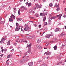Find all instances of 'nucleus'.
Returning <instances> with one entry per match:
<instances>
[{
	"mask_svg": "<svg viewBox=\"0 0 66 66\" xmlns=\"http://www.w3.org/2000/svg\"><path fill=\"white\" fill-rule=\"evenodd\" d=\"M30 28H29L28 27V26L26 25L24 26V30L25 31H27L28 32H30L31 31V29Z\"/></svg>",
	"mask_w": 66,
	"mask_h": 66,
	"instance_id": "obj_1",
	"label": "nucleus"
},
{
	"mask_svg": "<svg viewBox=\"0 0 66 66\" xmlns=\"http://www.w3.org/2000/svg\"><path fill=\"white\" fill-rule=\"evenodd\" d=\"M31 43H28L27 46H26V47H28V53H30L31 52Z\"/></svg>",
	"mask_w": 66,
	"mask_h": 66,
	"instance_id": "obj_2",
	"label": "nucleus"
},
{
	"mask_svg": "<svg viewBox=\"0 0 66 66\" xmlns=\"http://www.w3.org/2000/svg\"><path fill=\"white\" fill-rule=\"evenodd\" d=\"M6 40V39L4 38H2L1 39V41H0V44H3L4 43V40Z\"/></svg>",
	"mask_w": 66,
	"mask_h": 66,
	"instance_id": "obj_3",
	"label": "nucleus"
},
{
	"mask_svg": "<svg viewBox=\"0 0 66 66\" xmlns=\"http://www.w3.org/2000/svg\"><path fill=\"white\" fill-rule=\"evenodd\" d=\"M22 42H23L24 43H27V42H28V41L25 40L24 39H23V40L22 39H21L19 41L20 43H22Z\"/></svg>",
	"mask_w": 66,
	"mask_h": 66,
	"instance_id": "obj_4",
	"label": "nucleus"
},
{
	"mask_svg": "<svg viewBox=\"0 0 66 66\" xmlns=\"http://www.w3.org/2000/svg\"><path fill=\"white\" fill-rule=\"evenodd\" d=\"M65 35V34L64 33V32H62L61 34L59 36V37H62L63 36H64Z\"/></svg>",
	"mask_w": 66,
	"mask_h": 66,
	"instance_id": "obj_5",
	"label": "nucleus"
},
{
	"mask_svg": "<svg viewBox=\"0 0 66 66\" xmlns=\"http://www.w3.org/2000/svg\"><path fill=\"white\" fill-rule=\"evenodd\" d=\"M29 57L27 56L26 57L25 59L24 58L23 59H24V60L25 62L28 61H29V59H29Z\"/></svg>",
	"mask_w": 66,
	"mask_h": 66,
	"instance_id": "obj_6",
	"label": "nucleus"
},
{
	"mask_svg": "<svg viewBox=\"0 0 66 66\" xmlns=\"http://www.w3.org/2000/svg\"><path fill=\"white\" fill-rule=\"evenodd\" d=\"M25 62V61H24V59H22L20 61V63L21 64H22L23 63V62Z\"/></svg>",
	"mask_w": 66,
	"mask_h": 66,
	"instance_id": "obj_7",
	"label": "nucleus"
},
{
	"mask_svg": "<svg viewBox=\"0 0 66 66\" xmlns=\"http://www.w3.org/2000/svg\"><path fill=\"white\" fill-rule=\"evenodd\" d=\"M57 17H59V19H61V17H62V14H60L57 15H56Z\"/></svg>",
	"mask_w": 66,
	"mask_h": 66,
	"instance_id": "obj_8",
	"label": "nucleus"
},
{
	"mask_svg": "<svg viewBox=\"0 0 66 66\" xmlns=\"http://www.w3.org/2000/svg\"><path fill=\"white\" fill-rule=\"evenodd\" d=\"M24 7L23 6H21V12H23L24 11Z\"/></svg>",
	"mask_w": 66,
	"mask_h": 66,
	"instance_id": "obj_9",
	"label": "nucleus"
},
{
	"mask_svg": "<svg viewBox=\"0 0 66 66\" xmlns=\"http://www.w3.org/2000/svg\"><path fill=\"white\" fill-rule=\"evenodd\" d=\"M28 64L29 66H32L33 65V63L32 62H30L29 63H28Z\"/></svg>",
	"mask_w": 66,
	"mask_h": 66,
	"instance_id": "obj_10",
	"label": "nucleus"
},
{
	"mask_svg": "<svg viewBox=\"0 0 66 66\" xmlns=\"http://www.w3.org/2000/svg\"><path fill=\"white\" fill-rule=\"evenodd\" d=\"M37 43L38 44H40L41 43V40L40 39H38L37 40Z\"/></svg>",
	"mask_w": 66,
	"mask_h": 66,
	"instance_id": "obj_11",
	"label": "nucleus"
},
{
	"mask_svg": "<svg viewBox=\"0 0 66 66\" xmlns=\"http://www.w3.org/2000/svg\"><path fill=\"white\" fill-rule=\"evenodd\" d=\"M47 14H48L47 12H44L43 13V16H46V15H47Z\"/></svg>",
	"mask_w": 66,
	"mask_h": 66,
	"instance_id": "obj_12",
	"label": "nucleus"
},
{
	"mask_svg": "<svg viewBox=\"0 0 66 66\" xmlns=\"http://www.w3.org/2000/svg\"><path fill=\"white\" fill-rule=\"evenodd\" d=\"M19 29H20V28L18 27H16L15 29V31H18L19 30Z\"/></svg>",
	"mask_w": 66,
	"mask_h": 66,
	"instance_id": "obj_13",
	"label": "nucleus"
},
{
	"mask_svg": "<svg viewBox=\"0 0 66 66\" xmlns=\"http://www.w3.org/2000/svg\"><path fill=\"white\" fill-rule=\"evenodd\" d=\"M13 21V19L12 18H10V19H9V21L10 22H12V21Z\"/></svg>",
	"mask_w": 66,
	"mask_h": 66,
	"instance_id": "obj_14",
	"label": "nucleus"
},
{
	"mask_svg": "<svg viewBox=\"0 0 66 66\" xmlns=\"http://www.w3.org/2000/svg\"><path fill=\"white\" fill-rule=\"evenodd\" d=\"M36 8H40V7H39V5H38L37 4H36Z\"/></svg>",
	"mask_w": 66,
	"mask_h": 66,
	"instance_id": "obj_15",
	"label": "nucleus"
},
{
	"mask_svg": "<svg viewBox=\"0 0 66 66\" xmlns=\"http://www.w3.org/2000/svg\"><path fill=\"white\" fill-rule=\"evenodd\" d=\"M50 36V35H46V38H49Z\"/></svg>",
	"mask_w": 66,
	"mask_h": 66,
	"instance_id": "obj_16",
	"label": "nucleus"
},
{
	"mask_svg": "<svg viewBox=\"0 0 66 66\" xmlns=\"http://www.w3.org/2000/svg\"><path fill=\"white\" fill-rule=\"evenodd\" d=\"M54 50H56L57 49V46H56L55 45V46H54Z\"/></svg>",
	"mask_w": 66,
	"mask_h": 66,
	"instance_id": "obj_17",
	"label": "nucleus"
},
{
	"mask_svg": "<svg viewBox=\"0 0 66 66\" xmlns=\"http://www.w3.org/2000/svg\"><path fill=\"white\" fill-rule=\"evenodd\" d=\"M11 18H15V16L13 15V14H12L11 16H10Z\"/></svg>",
	"mask_w": 66,
	"mask_h": 66,
	"instance_id": "obj_18",
	"label": "nucleus"
},
{
	"mask_svg": "<svg viewBox=\"0 0 66 66\" xmlns=\"http://www.w3.org/2000/svg\"><path fill=\"white\" fill-rule=\"evenodd\" d=\"M59 4H58L57 5V4L56 3L55 4V6L56 7H59Z\"/></svg>",
	"mask_w": 66,
	"mask_h": 66,
	"instance_id": "obj_19",
	"label": "nucleus"
},
{
	"mask_svg": "<svg viewBox=\"0 0 66 66\" xmlns=\"http://www.w3.org/2000/svg\"><path fill=\"white\" fill-rule=\"evenodd\" d=\"M15 38L16 39H17V40H18L19 39V36H16L15 37Z\"/></svg>",
	"mask_w": 66,
	"mask_h": 66,
	"instance_id": "obj_20",
	"label": "nucleus"
},
{
	"mask_svg": "<svg viewBox=\"0 0 66 66\" xmlns=\"http://www.w3.org/2000/svg\"><path fill=\"white\" fill-rule=\"evenodd\" d=\"M60 10V8L59 7H57V8L56 9V10L57 11H58L59 10Z\"/></svg>",
	"mask_w": 66,
	"mask_h": 66,
	"instance_id": "obj_21",
	"label": "nucleus"
},
{
	"mask_svg": "<svg viewBox=\"0 0 66 66\" xmlns=\"http://www.w3.org/2000/svg\"><path fill=\"white\" fill-rule=\"evenodd\" d=\"M49 6L50 7H52V6H53V5H52V3H50L49 4Z\"/></svg>",
	"mask_w": 66,
	"mask_h": 66,
	"instance_id": "obj_22",
	"label": "nucleus"
},
{
	"mask_svg": "<svg viewBox=\"0 0 66 66\" xmlns=\"http://www.w3.org/2000/svg\"><path fill=\"white\" fill-rule=\"evenodd\" d=\"M32 5L31 4V3H28V6L29 7V6H31V5Z\"/></svg>",
	"mask_w": 66,
	"mask_h": 66,
	"instance_id": "obj_23",
	"label": "nucleus"
},
{
	"mask_svg": "<svg viewBox=\"0 0 66 66\" xmlns=\"http://www.w3.org/2000/svg\"><path fill=\"white\" fill-rule=\"evenodd\" d=\"M51 52H49L47 53V55H51Z\"/></svg>",
	"mask_w": 66,
	"mask_h": 66,
	"instance_id": "obj_24",
	"label": "nucleus"
},
{
	"mask_svg": "<svg viewBox=\"0 0 66 66\" xmlns=\"http://www.w3.org/2000/svg\"><path fill=\"white\" fill-rule=\"evenodd\" d=\"M11 42L10 40H9V42H7V45H10V43Z\"/></svg>",
	"mask_w": 66,
	"mask_h": 66,
	"instance_id": "obj_25",
	"label": "nucleus"
},
{
	"mask_svg": "<svg viewBox=\"0 0 66 66\" xmlns=\"http://www.w3.org/2000/svg\"><path fill=\"white\" fill-rule=\"evenodd\" d=\"M1 24H4V21H2L1 22Z\"/></svg>",
	"mask_w": 66,
	"mask_h": 66,
	"instance_id": "obj_26",
	"label": "nucleus"
},
{
	"mask_svg": "<svg viewBox=\"0 0 66 66\" xmlns=\"http://www.w3.org/2000/svg\"><path fill=\"white\" fill-rule=\"evenodd\" d=\"M55 32H57L59 31V29L57 28L55 29Z\"/></svg>",
	"mask_w": 66,
	"mask_h": 66,
	"instance_id": "obj_27",
	"label": "nucleus"
},
{
	"mask_svg": "<svg viewBox=\"0 0 66 66\" xmlns=\"http://www.w3.org/2000/svg\"><path fill=\"white\" fill-rule=\"evenodd\" d=\"M21 20V19H19V18H18L17 19V21H20Z\"/></svg>",
	"mask_w": 66,
	"mask_h": 66,
	"instance_id": "obj_28",
	"label": "nucleus"
},
{
	"mask_svg": "<svg viewBox=\"0 0 66 66\" xmlns=\"http://www.w3.org/2000/svg\"><path fill=\"white\" fill-rule=\"evenodd\" d=\"M47 30L48 29H47V28L46 27H45V28H44V30H45V31H47Z\"/></svg>",
	"mask_w": 66,
	"mask_h": 66,
	"instance_id": "obj_29",
	"label": "nucleus"
},
{
	"mask_svg": "<svg viewBox=\"0 0 66 66\" xmlns=\"http://www.w3.org/2000/svg\"><path fill=\"white\" fill-rule=\"evenodd\" d=\"M52 18L53 19H55L56 18V16L52 17Z\"/></svg>",
	"mask_w": 66,
	"mask_h": 66,
	"instance_id": "obj_30",
	"label": "nucleus"
},
{
	"mask_svg": "<svg viewBox=\"0 0 66 66\" xmlns=\"http://www.w3.org/2000/svg\"><path fill=\"white\" fill-rule=\"evenodd\" d=\"M50 36H53V33L52 32H51L50 33Z\"/></svg>",
	"mask_w": 66,
	"mask_h": 66,
	"instance_id": "obj_31",
	"label": "nucleus"
},
{
	"mask_svg": "<svg viewBox=\"0 0 66 66\" xmlns=\"http://www.w3.org/2000/svg\"><path fill=\"white\" fill-rule=\"evenodd\" d=\"M20 9L18 11V13L19 14V15H20Z\"/></svg>",
	"mask_w": 66,
	"mask_h": 66,
	"instance_id": "obj_32",
	"label": "nucleus"
},
{
	"mask_svg": "<svg viewBox=\"0 0 66 66\" xmlns=\"http://www.w3.org/2000/svg\"><path fill=\"white\" fill-rule=\"evenodd\" d=\"M29 18H30L31 19H35V18L33 17H29Z\"/></svg>",
	"mask_w": 66,
	"mask_h": 66,
	"instance_id": "obj_33",
	"label": "nucleus"
},
{
	"mask_svg": "<svg viewBox=\"0 0 66 66\" xmlns=\"http://www.w3.org/2000/svg\"><path fill=\"white\" fill-rule=\"evenodd\" d=\"M32 11H33V10H32V9H31L29 10V13H31V12H32Z\"/></svg>",
	"mask_w": 66,
	"mask_h": 66,
	"instance_id": "obj_34",
	"label": "nucleus"
},
{
	"mask_svg": "<svg viewBox=\"0 0 66 66\" xmlns=\"http://www.w3.org/2000/svg\"><path fill=\"white\" fill-rule=\"evenodd\" d=\"M46 17H44V19H43V21H45L46 20Z\"/></svg>",
	"mask_w": 66,
	"mask_h": 66,
	"instance_id": "obj_35",
	"label": "nucleus"
},
{
	"mask_svg": "<svg viewBox=\"0 0 66 66\" xmlns=\"http://www.w3.org/2000/svg\"><path fill=\"white\" fill-rule=\"evenodd\" d=\"M38 49H42V47L40 46H39V47H38Z\"/></svg>",
	"mask_w": 66,
	"mask_h": 66,
	"instance_id": "obj_36",
	"label": "nucleus"
},
{
	"mask_svg": "<svg viewBox=\"0 0 66 66\" xmlns=\"http://www.w3.org/2000/svg\"><path fill=\"white\" fill-rule=\"evenodd\" d=\"M35 37V36L34 35H32V38H34Z\"/></svg>",
	"mask_w": 66,
	"mask_h": 66,
	"instance_id": "obj_37",
	"label": "nucleus"
},
{
	"mask_svg": "<svg viewBox=\"0 0 66 66\" xmlns=\"http://www.w3.org/2000/svg\"><path fill=\"white\" fill-rule=\"evenodd\" d=\"M37 33H40V34H41V33H40V31H37Z\"/></svg>",
	"mask_w": 66,
	"mask_h": 66,
	"instance_id": "obj_38",
	"label": "nucleus"
},
{
	"mask_svg": "<svg viewBox=\"0 0 66 66\" xmlns=\"http://www.w3.org/2000/svg\"><path fill=\"white\" fill-rule=\"evenodd\" d=\"M40 45H36V47L37 48H38V47H39L40 46Z\"/></svg>",
	"mask_w": 66,
	"mask_h": 66,
	"instance_id": "obj_39",
	"label": "nucleus"
},
{
	"mask_svg": "<svg viewBox=\"0 0 66 66\" xmlns=\"http://www.w3.org/2000/svg\"><path fill=\"white\" fill-rule=\"evenodd\" d=\"M29 36H26L25 37V38H29Z\"/></svg>",
	"mask_w": 66,
	"mask_h": 66,
	"instance_id": "obj_40",
	"label": "nucleus"
},
{
	"mask_svg": "<svg viewBox=\"0 0 66 66\" xmlns=\"http://www.w3.org/2000/svg\"><path fill=\"white\" fill-rule=\"evenodd\" d=\"M35 16H36V17H38V14H36L35 15Z\"/></svg>",
	"mask_w": 66,
	"mask_h": 66,
	"instance_id": "obj_41",
	"label": "nucleus"
},
{
	"mask_svg": "<svg viewBox=\"0 0 66 66\" xmlns=\"http://www.w3.org/2000/svg\"><path fill=\"white\" fill-rule=\"evenodd\" d=\"M48 45H49V43H46V44L45 46H48Z\"/></svg>",
	"mask_w": 66,
	"mask_h": 66,
	"instance_id": "obj_42",
	"label": "nucleus"
},
{
	"mask_svg": "<svg viewBox=\"0 0 66 66\" xmlns=\"http://www.w3.org/2000/svg\"><path fill=\"white\" fill-rule=\"evenodd\" d=\"M43 13H40V16H43Z\"/></svg>",
	"mask_w": 66,
	"mask_h": 66,
	"instance_id": "obj_43",
	"label": "nucleus"
},
{
	"mask_svg": "<svg viewBox=\"0 0 66 66\" xmlns=\"http://www.w3.org/2000/svg\"><path fill=\"white\" fill-rule=\"evenodd\" d=\"M44 55H46L47 54V52H45L44 53Z\"/></svg>",
	"mask_w": 66,
	"mask_h": 66,
	"instance_id": "obj_44",
	"label": "nucleus"
},
{
	"mask_svg": "<svg viewBox=\"0 0 66 66\" xmlns=\"http://www.w3.org/2000/svg\"><path fill=\"white\" fill-rule=\"evenodd\" d=\"M24 9L26 11H27V8H26V7H24Z\"/></svg>",
	"mask_w": 66,
	"mask_h": 66,
	"instance_id": "obj_45",
	"label": "nucleus"
},
{
	"mask_svg": "<svg viewBox=\"0 0 66 66\" xmlns=\"http://www.w3.org/2000/svg\"><path fill=\"white\" fill-rule=\"evenodd\" d=\"M32 8L34 9V10H35V9H36V7H32Z\"/></svg>",
	"mask_w": 66,
	"mask_h": 66,
	"instance_id": "obj_46",
	"label": "nucleus"
},
{
	"mask_svg": "<svg viewBox=\"0 0 66 66\" xmlns=\"http://www.w3.org/2000/svg\"><path fill=\"white\" fill-rule=\"evenodd\" d=\"M10 56H11V55H9L7 56V58H9V57H10Z\"/></svg>",
	"mask_w": 66,
	"mask_h": 66,
	"instance_id": "obj_47",
	"label": "nucleus"
},
{
	"mask_svg": "<svg viewBox=\"0 0 66 66\" xmlns=\"http://www.w3.org/2000/svg\"><path fill=\"white\" fill-rule=\"evenodd\" d=\"M41 27L42 26H41V25H39V28H41Z\"/></svg>",
	"mask_w": 66,
	"mask_h": 66,
	"instance_id": "obj_48",
	"label": "nucleus"
},
{
	"mask_svg": "<svg viewBox=\"0 0 66 66\" xmlns=\"http://www.w3.org/2000/svg\"><path fill=\"white\" fill-rule=\"evenodd\" d=\"M16 25L17 26H18V25H19V24H18V23H16Z\"/></svg>",
	"mask_w": 66,
	"mask_h": 66,
	"instance_id": "obj_49",
	"label": "nucleus"
},
{
	"mask_svg": "<svg viewBox=\"0 0 66 66\" xmlns=\"http://www.w3.org/2000/svg\"><path fill=\"white\" fill-rule=\"evenodd\" d=\"M59 63L60 64H62V61H59Z\"/></svg>",
	"mask_w": 66,
	"mask_h": 66,
	"instance_id": "obj_50",
	"label": "nucleus"
},
{
	"mask_svg": "<svg viewBox=\"0 0 66 66\" xmlns=\"http://www.w3.org/2000/svg\"><path fill=\"white\" fill-rule=\"evenodd\" d=\"M51 20H52V19H51V18H50L49 19V21H51Z\"/></svg>",
	"mask_w": 66,
	"mask_h": 66,
	"instance_id": "obj_51",
	"label": "nucleus"
},
{
	"mask_svg": "<svg viewBox=\"0 0 66 66\" xmlns=\"http://www.w3.org/2000/svg\"><path fill=\"white\" fill-rule=\"evenodd\" d=\"M45 24L46 25H47V22H45Z\"/></svg>",
	"mask_w": 66,
	"mask_h": 66,
	"instance_id": "obj_52",
	"label": "nucleus"
},
{
	"mask_svg": "<svg viewBox=\"0 0 66 66\" xmlns=\"http://www.w3.org/2000/svg\"><path fill=\"white\" fill-rule=\"evenodd\" d=\"M32 14H34V13H35V12H34V11H33V12H32Z\"/></svg>",
	"mask_w": 66,
	"mask_h": 66,
	"instance_id": "obj_53",
	"label": "nucleus"
},
{
	"mask_svg": "<svg viewBox=\"0 0 66 66\" xmlns=\"http://www.w3.org/2000/svg\"><path fill=\"white\" fill-rule=\"evenodd\" d=\"M63 17L64 18H65L66 17V15H63Z\"/></svg>",
	"mask_w": 66,
	"mask_h": 66,
	"instance_id": "obj_54",
	"label": "nucleus"
},
{
	"mask_svg": "<svg viewBox=\"0 0 66 66\" xmlns=\"http://www.w3.org/2000/svg\"><path fill=\"white\" fill-rule=\"evenodd\" d=\"M1 51H2V52H3V51H4V49H2L1 50Z\"/></svg>",
	"mask_w": 66,
	"mask_h": 66,
	"instance_id": "obj_55",
	"label": "nucleus"
},
{
	"mask_svg": "<svg viewBox=\"0 0 66 66\" xmlns=\"http://www.w3.org/2000/svg\"><path fill=\"white\" fill-rule=\"evenodd\" d=\"M14 45H15V46H16V45H17V43H14Z\"/></svg>",
	"mask_w": 66,
	"mask_h": 66,
	"instance_id": "obj_56",
	"label": "nucleus"
},
{
	"mask_svg": "<svg viewBox=\"0 0 66 66\" xmlns=\"http://www.w3.org/2000/svg\"><path fill=\"white\" fill-rule=\"evenodd\" d=\"M4 38H7V37L6 36H4Z\"/></svg>",
	"mask_w": 66,
	"mask_h": 66,
	"instance_id": "obj_57",
	"label": "nucleus"
},
{
	"mask_svg": "<svg viewBox=\"0 0 66 66\" xmlns=\"http://www.w3.org/2000/svg\"><path fill=\"white\" fill-rule=\"evenodd\" d=\"M57 65H60V63H59V62H58L57 64Z\"/></svg>",
	"mask_w": 66,
	"mask_h": 66,
	"instance_id": "obj_58",
	"label": "nucleus"
},
{
	"mask_svg": "<svg viewBox=\"0 0 66 66\" xmlns=\"http://www.w3.org/2000/svg\"><path fill=\"white\" fill-rule=\"evenodd\" d=\"M7 50V49H5L4 50V51L5 52H6Z\"/></svg>",
	"mask_w": 66,
	"mask_h": 66,
	"instance_id": "obj_59",
	"label": "nucleus"
},
{
	"mask_svg": "<svg viewBox=\"0 0 66 66\" xmlns=\"http://www.w3.org/2000/svg\"><path fill=\"white\" fill-rule=\"evenodd\" d=\"M21 30L22 31H23V30H22V28H21Z\"/></svg>",
	"mask_w": 66,
	"mask_h": 66,
	"instance_id": "obj_60",
	"label": "nucleus"
},
{
	"mask_svg": "<svg viewBox=\"0 0 66 66\" xmlns=\"http://www.w3.org/2000/svg\"><path fill=\"white\" fill-rule=\"evenodd\" d=\"M11 51H12L13 52V51H14V49H12V50H11Z\"/></svg>",
	"mask_w": 66,
	"mask_h": 66,
	"instance_id": "obj_61",
	"label": "nucleus"
},
{
	"mask_svg": "<svg viewBox=\"0 0 66 66\" xmlns=\"http://www.w3.org/2000/svg\"><path fill=\"white\" fill-rule=\"evenodd\" d=\"M3 55H4V54H2L1 55V56H3Z\"/></svg>",
	"mask_w": 66,
	"mask_h": 66,
	"instance_id": "obj_62",
	"label": "nucleus"
},
{
	"mask_svg": "<svg viewBox=\"0 0 66 66\" xmlns=\"http://www.w3.org/2000/svg\"><path fill=\"white\" fill-rule=\"evenodd\" d=\"M26 5H27V4L28 5L29 4V3H28V2H27L26 3Z\"/></svg>",
	"mask_w": 66,
	"mask_h": 66,
	"instance_id": "obj_63",
	"label": "nucleus"
},
{
	"mask_svg": "<svg viewBox=\"0 0 66 66\" xmlns=\"http://www.w3.org/2000/svg\"><path fill=\"white\" fill-rule=\"evenodd\" d=\"M64 11H66V9L65 8L64 9Z\"/></svg>",
	"mask_w": 66,
	"mask_h": 66,
	"instance_id": "obj_64",
	"label": "nucleus"
}]
</instances>
